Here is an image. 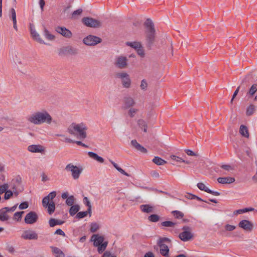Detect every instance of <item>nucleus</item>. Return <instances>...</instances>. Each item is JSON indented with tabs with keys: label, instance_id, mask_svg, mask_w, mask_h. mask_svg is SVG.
<instances>
[{
	"label": "nucleus",
	"instance_id": "obj_30",
	"mask_svg": "<svg viewBox=\"0 0 257 257\" xmlns=\"http://www.w3.org/2000/svg\"><path fill=\"white\" fill-rule=\"evenodd\" d=\"M239 133L243 137L248 138L249 133L247 127L244 125H241L239 128Z\"/></svg>",
	"mask_w": 257,
	"mask_h": 257
},
{
	"label": "nucleus",
	"instance_id": "obj_17",
	"mask_svg": "<svg viewBox=\"0 0 257 257\" xmlns=\"http://www.w3.org/2000/svg\"><path fill=\"white\" fill-rule=\"evenodd\" d=\"M31 34L33 38L41 44H46L41 38L40 35L36 32L33 26H30Z\"/></svg>",
	"mask_w": 257,
	"mask_h": 257
},
{
	"label": "nucleus",
	"instance_id": "obj_60",
	"mask_svg": "<svg viewBox=\"0 0 257 257\" xmlns=\"http://www.w3.org/2000/svg\"><path fill=\"white\" fill-rule=\"evenodd\" d=\"M17 207V205H15L12 207H5L3 208L5 210H7V212H13L15 211Z\"/></svg>",
	"mask_w": 257,
	"mask_h": 257
},
{
	"label": "nucleus",
	"instance_id": "obj_58",
	"mask_svg": "<svg viewBox=\"0 0 257 257\" xmlns=\"http://www.w3.org/2000/svg\"><path fill=\"white\" fill-rule=\"evenodd\" d=\"M224 228L226 231H231L234 230L236 228V226L234 225H230V224H226L224 226Z\"/></svg>",
	"mask_w": 257,
	"mask_h": 257
},
{
	"label": "nucleus",
	"instance_id": "obj_34",
	"mask_svg": "<svg viewBox=\"0 0 257 257\" xmlns=\"http://www.w3.org/2000/svg\"><path fill=\"white\" fill-rule=\"evenodd\" d=\"M52 251L53 253L56 254V255H58V257H64L65 254L63 251L59 248L54 246H51Z\"/></svg>",
	"mask_w": 257,
	"mask_h": 257
},
{
	"label": "nucleus",
	"instance_id": "obj_39",
	"mask_svg": "<svg viewBox=\"0 0 257 257\" xmlns=\"http://www.w3.org/2000/svg\"><path fill=\"white\" fill-rule=\"evenodd\" d=\"M133 148L137 151H138L142 154H147V149L143 146H133Z\"/></svg>",
	"mask_w": 257,
	"mask_h": 257
},
{
	"label": "nucleus",
	"instance_id": "obj_36",
	"mask_svg": "<svg viewBox=\"0 0 257 257\" xmlns=\"http://www.w3.org/2000/svg\"><path fill=\"white\" fill-rule=\"evenodd\" d=\"M56 196V192L55 191H53L50 193L47 196L45 197L43 200L44 202L45 203V202H51L50 200H52L54 199Z\"/></svg>",
	"mask_w": 257,
	"mask_h": 257
},
{
	"label": "nucleus",
	"instance_id": "obj_49",
	"mask_svg": "<svg viewBox=\"0 0 257 257\" xmlns=\"http://www.w3.org/2000/svg\"><path fill=\"white\" fill-rule=\"evenodd\" d=\"M84 201L85 202V204L87 206H88V210L89 212V213L90 214L91 212V205L90 202V201L89 199L87 197H85L84 198Z\"/></svg>",
	"mask_w": 257,
	"mask_h": 257
},
{
	"label": "nucleus",
	"instance_id": "obj_38",
	"mask_svg": "<svg viewBox=\"0 0 257 257\" xmlns=\"http://www.w3.org/2000/svg\"><path fill=\"white\" fill-rule=\"evenodd\" d=\"M80 207L78 205L71 206L69 210V213L71 215H74L79 210Z\"/></svg>",
	"mask_w": 257,
	"mask_h": 257
},
{
	"label": "nucleus",
	"instance_id": "obj_59",
	"mask_svg": "<svg viewBox=\"0 0 257 257\" xmlns=\"http://www.w3.org/2000/svg\"><path fill=\"white\" fill-rule=\"evenodd\" d=\"M172 213L174 214V216L177 218H181L183 216V214H182V213L178 211H172Z\"/></svg>",
	"mask_w": 257,
	"mask_h": 257
},
{
	"label": "nucleus",
	"instance_id": "obj_11",
	"mask_svg": "<svg viewBox=\"0 0 257 257\" xmlns=\"http://www.w3.org/2000/svg\"><path fill=\"white\" fill-rule=\"evenodd\" d=\"M238 226L247 232H251L253 228V223L248 220H242L238 223Z\"/></svg>",
	"mask_w": 257,
	"mask_h": 257
},
{
	"label": "nucleus",
	"instance_id": "obj_52",
	"mask_svg": "<svg viewBox=\"0 0 257 257\" xmlns=\"http://www.w3.org/2000/svg\"><path fill=\"white\" fill-rule=\"evenodd\" d=\"M161 224L162 226H165V227H172L175 224V223L172 221H166L162 222L161 223Z\"/></svg>",
	"mask_w": 257,
	"mask_h": 257
},
{
	"label": "nucleus",
	"instance_id": "obj_9",
	"mask_svg": "<svg viewBox=\"0 0 257 257\" xmlns=\"http://www.w3.org/2000/svg\"><path fill=\"white\" fill-rule=\"evenodd\" d=\"M101 42V39L98 37L93 35H88L83 40L84 44L87 46H94Z\"/></svg>",
	"mask_w": 257,
	"mask_h": 257
},
{
	"label": "nucleus",
	"instance_id": "obj_50",
	"mask_svg": "<svg viewBox=\"0 0 257 257\" xmlns=\"http://www.w3.org/2000/svg\"><path fill=\"white\" fill-rule=\"evenodd\" d=\"M138 109L135 108H131L128 111V114L131 117H134Z\"/></svg>",
	"mask_w": 257,
	"mask_h": 257
},
{
	"label": "nucleus",
	"instance_id": "obj_45",
	"mask_svg": "<svg viewBox=\"0 0 257 257\" xmlns=\"http://www.w3.org/2000/svg\"><path fill=\"white\" fill-rule=\"evenodd\" d=\"M138 55H139L141 57L144 58L145 56V50L142 46L140 48L136 50Z\"/></svg>",
	"mask_w": 257,
	"mask_h": 257
},
{
	"label": "nucleus",
	"instance_id": "obj_16",
	"mask_svg": "<svg viewBox=\"0 0 257 257\" xmlns=\"http://www.w3.org/2000/svg\"><path fill=\"white\" fill-rule=\"evenodd\" d=\"M197 187L201 190L204 191L208 193L211 194L215 196H219L220 195V193L217 191H213L208 188L206 185L202 182L198 183L197 184Z\"/></svg>",
	"mask_w": 257,
	"mask_h": 257
},
{
	"label": "nucleus",
	"instance_id": "obj_62",
	"mask_svg": "<svg viewBox=\"0 0 257 257\" xmlns=\"http://www.w3.org/2000/svg\"><path fill=\"white\" fill-rule=\"evenodd\" d=\"M255 164L256 165V169H255V172L253 176L252 177V180L253 182L255 183H257V161L255 162Z\"/></svg>",
	"mask_w": 257,
	"mask_h": 257
},
{
	"label": "nucleus",
	"instance_id": "obj_35",
	"mask_svg": "<svg viewBox=\"0 0 257 257\" xmlns=\"http://www.w3.org/2000/svg\"><path fill=\"white\" fill-rule=\"evenodd\" d=\"M63 223V221L55 219L54 218H51L49 221V224L51 227H54L56 225H61Z\"/></svg>",
	"mask_w": 257,
	"mask_h": 257
},
{
	"label": "nucleus",
	"instance_id": "obj_21",
	"mask_svg": "<svg viewBox=\"0 0 257 257\" xmlns=\"http://www.w3.org/2000/svg\"><path fill=\"white\" fill-rule=\"evenodd\" d=\"M141 210L144 213H150L154 212L155 206L151 204H143L140 206Z\"/></svg>",
	"mask_w": 257,
	"mask_h": 257
},
{
	"label": "nucleus",
	"instance_id": "obj_27",
	"mask_svg": "<svg viewBox=\"0 0 257 257\" xmlns=\"http://www.w3.org/2000/svg\"><path fill=\"white\" fill-rule=\"evenodd\" d=\"M11 14L10 18L12 19L13 22V27L16 31H18V27L17 25V19H16V13L15 9L12 8L10 10Z\"/></svg>",
	"mask_w": 257,
	"mask_h": 257
},
{
	"label": "nucleus",
	"instance_id": "obj_44",
	"mask_svg": "<svg viewBox=\"0 0 257 257\" xmlns=\"http://www.w3.org/2000/svg\"><path fill=\"white\" fill-rule=\"evenodd\" d=\"M24 213V211L17 212L14 214L13 219L20 221L21 220L22 215Z\"/></svg>",
	"mask_w": 257,
	"mask_h": 257
},
{
	"label": "nucleus",
	"instance_id": "obj_33",
	"mask_svg": "<svg viewBox=\"0 0 257 257\" xmlns=\"http://www.w3.org/2000/svg\"><path fill=\"white\" fill-rule=\"evenodd\" d=\"M7 213V210L4 208L0 210V220L1 221H4L9 219V216L8 215Z\"/></svg>",
	"mask_w": 257,
	"mask_h": 257
},
{
	"label": "nucleus",
	"instance_id": "obj_26",
	"mask_svg": "<svg viewBox=\"0 0 257 257\" xmlns=\"http://www.w3.org/2000/svg\"><path fill=\"white\" fill-rule=\"evenodd\" d=\"M218 183L221 184H231L235 181V179L233 177H219L217 179Z\"/></svg>",
	"mask_w": 257,
	"mask_h": 257
},
{
	"label": "nucleus",
	"instance_id": "obj_8",
	"mask_svg": "<svg viewBox=\"0 0 257 257\" xmlns=\"http://www.w3.org/2000/svg\"><path fill=\"white\" fill-rule=\"evenodd\" d=\"M82 22L87 27L99 28L101 26V22L92 18L85 17L82 19Z\"/></svg>",
	"mask_w": 257,
	"mask_h": 257
},
{
	"label": "nucleus",
	"instance_id": "obj_6",
	"mask_svg": "<svg viewBox=\"0 0 257 257\" xmlns=\"http://www.w3.org/2000/svg\"><path fill=\"white\" fill-rule=\"evenodd\" d=\"M65 170L71 173V175L75 180L78 179L79 178L80 175L82 172V168L72 164H68L65 167Z\"/></svg>",
	"mask_w": 257,
	"mask_h": 257
},
{
	"label": "nucleus",
	"instance_id": "obj_37",
	"mask_svg": "<svg viewBox=\"0 0 257 257\" xmlns=\"http://www.w3.org/2000/svg\"><path fill=\"white\" fill-rule=\"evenodd\" d=\"M255 109L256 107L255 105L253 104L249 105L246 109V115L247 116H250L252 115L255 111Z\"/></svg>",
	"mask_w": 257,
	"mask_h": 257
},
{
	"label": "nucleus",
	"instance_id": "obj_2",
	"mask_svg": "<svg viewBox=\"0 0 257 257\" xmlns=\"http://www.w3.org/2000/svg\"><path fill=\"white\" fill-rule=\"evenodd\" d=\"M88 127L84 122L71 123L67 127V132L72 135H77L78 139L82 142L87 136Z\"/></svg>",
	"mask_w": 257,
	"mask_h": 257
},
{
	"label": "nucleus",
	"instance_id": "obj_53",
	"mask_svg": "<svg viewBox=\"0 0 257 257\" xmlns=\"http://www.w3.org/2000/svg\"><path fill=\"white\" fill-rule=\"evenodd\" d=\"M9 188V185L7 184H5L0 186V194H3L7 191Z\"/></svg>",
	"mask_w": 257,
	"mask_h": 257
},
{
	"label": "nucleus",
	"instance_id": "obj_54",
	"mask_svg": "<svg viewBox=\"0 0 257 257\" xmlns=\"http://www.w3.org/2000/svg\"><path fill=\"white\" fill-rule=\"evenodd\" d=\"M170 158L172 160H174L177 162H185L184 160L175 155H171Z\"/></svg>",
	"mask_w": 257,
	"mask_h": 257
},
{
	"label": "nucleus",
	"instance_id": "obj_13",
	"mask_svg": "<svg viewBox=\"0 0 257 257\" xmlns=\"http://www.w3.org/2000/svg\"><path fill=\"white\" fill-rule=\"evenodd\" d=\"M22 237L25 239H37L38 234L33 230H27L23 232Z\"/></svg>",
	"mask_w": 257,
	"mask_h": 257
},
{
	"label": "nucleus",
	"instance_id": "obj_51",
	"mask_svg": "<svg viewBox=\"0 0 257 257\" xmlns=\"http://www.w3.org/2000/svg\"><path fill=\"white\" fill-rule=\"evenodd\" d=\"M88 213H89L88 210L86 211L79 212L77 214L76 217L79 219L83 218L87 215Z\"/></svg>",
	"mask_w": 257,
	"mask_h": 257
},
{
	"label": "nucleus",
	"instance_id": "obj_42",
	"mask_svg": "<svg viewBox=\"0 0 257 257\" xmlns=\"http://www.w3.org/2000/svg\"><path fill=\"white\" fill-rule=\"evenodd\" d=\"M99 228V225L96 222H93L90 225V230L91 232H96Z\"/></svg>",
	"mask_w": 257,
	"mask_h": 257
},
{
	"label": "nucleus",
	"instance_id": "obj_14",
	"mask_svg": "<svg viewBox=\"0 0 257 257\" xmlns=\"http://www.w3.org/2000/svg\"><path fill=\"white\" fill-rule=\"evenodd\" d=\"M56 31L58 33L67 38H70L72 36V33L71 32L65 27H58L56 28Z\"/></svg>",
	"mask_w": 257,
	"mask_h": 257
},
{
	"label": "nucleus",
	"instance_id": "obj_22",
	"mask_svg": "<svg viewBox=\"0 0 257 257\" xmlns=\"http://www.w3.org/2000/svg\"><path fill=\"white\" fill-rule=\"evenodd\" d=\"M61 140L67 144H76L77 145H85L81 141L72 140L64 135H61Z\"/></svg>",
	"mask_w": 257,
	"mask_h": 257
},
{
	"label": "nucleus",
	"instance_id": "obj_55",
	"mask_svg": "<svg viewBox=\"0 0 257 257\" xmlns=\"http://www.w3.org/2000/svg\"><path fill=\"white\" fill-rule=\"evenodd\" d=\"M220 167L227 171H231L234 170L233 167L229 165H222Z\"/></svg>",
	"mask_w": 257,
	"mask_h": 257
},
{
	"label": "nucleus",
	"instance_id": "obj_18",
	"mask_svg": "<svg viewBox=\"0 0 257 257\" xmlns=\"http://www.w3.org/2000/svg\"><path fill=\"white\" fill-rule=\"evenodd\" d=\"M157 244L160 248V253L165 257H168L169 252L168 246L164 243H161V242H157Z\"/></svg>",
	"mask_w": 257,
	"mask_h": 257
},
{
	"label": "nucleus",
	"instance_id": "obj_47",
	"mask_svg": "<svg viewBox=\"0 0 257 257\" xmlns=\"http://www.w3.org/2000/svg\"><path fill=\"white\" fill-rule=\"evenodd\" d=\"M257 91V84H253L249 89L248 93L250 95H253Z\"/></svg>",
	"mask_w": 257,
	"mask_h": 257
},
{
	"label": "nucleus",
	"instance_id": "obj_40",
	"mask_svg": "<svg viewBox=\"0 0 257 257\" xmlns=\"http://www.w3.org/2000/svg\"><path fill=\"white\" fill-rule=\"evenodd\" d=\"M153 162L157 165H163L166 163V161L159 157H155Z\"/></svg>",
	"mask_w": 257,
	"mask_h": 257
},
{
	"label": "nucleus",
	"instance_id": "obj_56",
	"mask_svg": "<svg viewBox=\"0 0 257 257\" xmlns=\"http://www.w3.org/2000/svg\"><path fill=\"white\" fill-rule=\"evenodd\" d=\"M14 61L16 64H22V61L20 59V55L19 54L16 55L15 57L14 58Z\"/></svg>",
	"mask_w": 257,
	"mask_h": 257
},
{
	"label": "nucleus",
	"instance_id": "obj_48",
	"mask_svg": "<svg viewBox=\"0 0 257 257\" xmlns=\"http://www.w3.org/2000/svg\"><path fill=\"white\" fill-rule=\"evenodd\" d=\"M140 87L142 90L145 91L147 90L148 87V83L146 79H143L141 81Z\"/></svg>",
	"mask_w": 257,
	"mask_h": 257
},
{
	"label": "nucleus",
	"instance_id": "obj_4",
	"mask_svg": "<svg viewBox=\"0 0 257 257\" xmlns=\"http://www.w3.org/2000/svg\"><path fill=\"white\" fill-rule=\"evenodd\" d=\"M114 65L118 69H126L128 66V59L123 55L117 56L115 58Z\"/></svg>",
	"mask_w": 257,
	"mask_h": 257
},
{
	"label": "nucleus",
	"instance_id": "obj_15",
	"mask_svg": "<svg viewBox=\"0 0 257 257\" xmlns=\"http://www.w3.org/2000/svg\"><path fill=\"white\" fill-rule=\"evenodd\" d=\"M28 150L32 153H38L42 154L45 153V148L43 146H29Z\"/></svg>",
	"mask_w": 257,
	"mask_h": 257
},
{
	"label": "nucleus",
	"instance_id": "obj_1",
	"mask_svg": "<svg viewBox=\"0 0 257 257\" xmlns=\"http://www.w3.org/2000/svg\"><path fill=\"white\" fill-rule=\"evenodd\" d=\"M27 120L34 124L40 125L43 123L56 124L57 121L53 120L49 113L45 110L36 111L27 117Z\"/></svg>",
	"mask_w": 257,
	"mask_h": 257
},
{
	"label": "nucleus",
	"instance_id": "obj_3",
	"mask_svg": "<svg viewBox=\"0 0 257 257\" xmlns=\"http://www.w3.org/2000/svg\"><path fill=\"white\" fill-rule=\"evenodd\" d=\"M91 240L94 242V245L98 247L97 250L99 253L104 251L107 247L108 242H104L103 236L98 234H93L91 237Z\"/></svg>",
	"mask_w": 257,
	"mask_h": 257
},
{
	"label": "nucleus",
	"instance_id": "obj_61",
	"mask_svg": "<svg viewBox=\"0 0 257 257\" xmlns=\"http://www.w3.org/2000/svg\"><path fill=\"white\" fill-rule=\"evenodd\" d=\"M29 206V204L27 202H24L21 203L19 206L20 209H27Z\"/></svg>",
	"mask_w": 257,
	"mask_h": 257
},
{
	"label": "nucleus",
	"instance_id": "obj_20",
	"mask_svg": "<svg viewBox=\"0 0 257 257\" xmlns=\"http://www.w3.org/2000/svg\"><path fill=\"white\" fill-rule=\"evenodd\" d=\"M145 33L146 35V41L147 42V45L149 47H151L155 40V32H146Z\"/></svg>",
	"mask_w": 257,
	"mask_h": 257
},
{
	"label": "nucleus",
	"instance_id": "obj_25",
	"mask_svg": "<svg viewBox=\"0 0 257 257\" xmlns=\"http://www.w3.org/2000/svg\"><path fill=\"white\" fill-rule=\"evenodd\" d=\"M124 107L125 108H128L133 106L135 104L134 99L131 97H127L124 98Z\"/></svg>",
	"mask_w": 257,
	"mask_h": 257
},
{
	"label": "nucleus",
	"instance_id": "obj_7",
	"mask_svg": "<svg viewBox=\"0 0 257 257\" xmlns=\"http://www.w3.org/2000/svg\"><path fill=\"white\" fill-rule=\"evenodd\" d=\"M182 229L183 231L179 234V238L183 241H187L192 239L193 235L191 231L190 227L188 226H184Z\"/></svg>",
	"mask_w": 257,
	"mask_h": 257
},
{
	"label": "nucleus",
	"instance_id": "obj_32",
	"mask_svg": "<svg viewBox=\"0 0 257 257\" xmlns=\"http://www.w3.org/2000/svg\"><path fill=\"white\" fill-rule=\"evenodd\" d=\"M88 154L90 158L97 161L100 163H103L104 162V159L102 157L98 156L95 153L89 152L88 153Z\"/></svg>",
	"mask_w": 257,
	"mask_h": 257
},
{
	"label": "nucleus",
	"instance_id": "obj_28",
	"mask_svg": "<svg viewBox=\"0 0 257 257\" xmlns=\"http://www.w3.org/2000/svg\"><path fill=\"white\" fill-rule=\"evenodd\" d=\"M138 124L141 129L143 130L145 133H147L148 125L147 122L144 119H139L138 120Z\"/></svg>",
	"mask_w": 257,
	"mask_h": 257
},
{
	"label": "nucleus",
	"instance_id": "obj_64",
	"mask_svg": "<svg viewBox=\"0 0 257 257\" xmlns=\"http://www.w3.org/2000/svg\"><path fill=\"white\" fill-rule=\"evenodd\" d=\"M82 12V10L80 9L75 11L72 14V17L75 18L77 16L80 15Z\"/></svg>",
	"mask_w": 257,
	"mask_h": 257
},
{
	"label": "nucleus",
	"instance_id": "obj_5",
	"mask_svg": "<svg viewBox=\"0 0 257 257\" xmlns=\"http://www.w3.org/2000/svg\"><path fill=\"white\" fill-rule=\"evenodd\" d=\"M116 77L121 80L123 87L128 88L131 87V80L130 75L126 72H118L116 74Z\"/></svg>",
	"mask_w": 257,
	"mask_h": 257
},
{
	"label": "nucleus",
	"instance_id": "obj_43",
	"mask_svg": "<svg viewBox=\"0 0 257 257\" xmlns=\"http://www.w3.org/2000/svg\"><path fill=\"white\" fill-rule=\"evenodd\" d=\"M148 219L151 222H156L159 220L160 216L157 214H152L149 216Z\"/></svg>",
	"mask_w": 257,
	"mask_h": 257
},
{
	"label": "nucleus",
	"instance_id": "obj_12",
	"mask_svg": "<svg viewBox=\"0 0 257 257\" xmlns=\"http://www.w3.org/2000/svg\"><path fill=\"white\" fill-rule=\"evenodd\" d=\"M38 219L37 214L34 211H31L25 216V222L27 224H34L36 222Z\"/></svg>",
	"mask_w": 257,
	"mask_h": 257
},
{
	"label": "nucleus",
	"instance_id": "obj_63",
	"mask_svg": "<svg viewBox=\"0 0 257 257\" xmlns=\"http://www.w3.org/2000/svg\"><path fill=\"white\" fill-rule=\"evenodd\" d=\"M185 152L189 156H198L197 154L195 153V152H194L192 151L189 150V149L185 150Z\"/></svg>",
	"mask_w": 257,
	"mask_h": 257
},
{
	"label": "nucleus",
	"instance_id": "obj_24",
	"mask_svg": "<svg viewBox=\"0 0 257 257\" xmlns=\"http://www.w3.org/2000/svg\"><path fill=\"white\" fill-rule=\"evenodd\" d=\"M62 51L64 53L69 55H76L78 53L77 49L70 46L64 48Z\"/></svg>",
	"mask_w": 257,
	"mask_h": 257
},
{
	"label": "nucleus",
	"instance_id": "obj_31",
	"mask_svg": "<svg viewBox=\"0 0 257 257\" xmlns=\"http://www.w3.org/2000/svg\"><path fill=\"white\" fill-rule=\"evenodd\" d=\"M126 45L134 48L135 50L142 46V44L140 42H127L126 43Z\"/></svg>",
	"mask_w": 257,
	"mask_h": 257
},
{
	"label": "nucleus",
	"instance_id": "obj_23",
	"mask_svg": "<svg viewBox=\"0 0 257 257\" xmlns=\"http://www.w3.org/2000/svg\"><path fill=\"white\" fill-rule=\"evenodd\" d=\"M144 25L146 28V32H155L154 23L150 19H147L146 20Z\"/></svg>",
	"mask_w": 257,
	"mask_h": 257
},
{
	"label": "nucleus",
	"instance_id": "obj_19",
	"mask_svg": "<svg viewBox=\"0 0 257 257\" xmlns=\"http://www.w3.org/2000/svg\"><path fill=\"white\" fill-rule=\"evenodd\" d=\"M42 205L44 207L47 208L48 212L49 214H51L54 212L55 209V204L53 201H47V202H46L45 203L44 201H42Z\"/></svg>",
	"mask_w": 257,
	"mask_h": 257
},
{
	"label": "nucleus",
	"instance_id": "obj_57",
	"mask_svg": "<svg viewBox=\"0 0 257 257\" xmlns=\"http://www.w3.org/2000/svg\"><path fill=\"white\" fill-rule=\"evenodd\" d=\"M13 191L7 190L5 194V199L8 200L13 195Z\"/></svg>",
	"mask_w": 257,
	"mask_h": 257
},
{
	"label": "nucleus",
	"instance_id": "obj_41",
	"mask_svg": "<svg viewBox=\"0 0 257 257\" xmlns=\"http://www.w3.org/2000/svg\"><path fill=\"white\" fill-rule=\"evenodd\" d=\"M111 164L113 165L114 167L121 174H123L126 176H130V175L126 173L122 169L118 166V165L113 161H111Z\"/></svg>",
	"mask_w": 257,
	"mask_h": 257
},
{
	"label": "nucleus",
	"instance_id": "obj_46",
	"mask_svg": "<svg viewBox=\"0 0 257 257\" xmlns=\"http://www.w3.org/2000/svg\"><path fill=\"white\" fill-rule=\"evenodd\" d=\"M75 202V198L73 196H70L66 200V203L68 206H73Z\"/></svg>",
	"mask_w": 257,
	"mask_h": 257
},
{
	"label": "nucleus",
	"instance_id": "obj_29",
	"mask_svg": "<svg viewBox=\"0 0 257 257\" xmlns=\"http://www.w3.org/2000/svg\"><path fill=\"white\" fill-rule=\"evenodd\" d=\"M44 35L49 41H54L55 39V36L52 34L45 27L44 29Z\"/></svg>",
	"mask_w": 257,
	"mask_h": 257
},
{
	"label": "nucleus",
	"instance_id": "obj_10",
	"mask_svg": "<svg viewBox=\"0 0 257 257\" xmlns=\"http://www.w3.org/2000/svg\"><path fill=\"white\" fill-rule=\"evenodd\" d=\"M11 186L14 194L16 196H17L18 194L23 191V187L20 178H17L13 180L11 183Z\"/></svg>",
	"mask_w": 257,
	"mask_h": 257
}]
</instances>
